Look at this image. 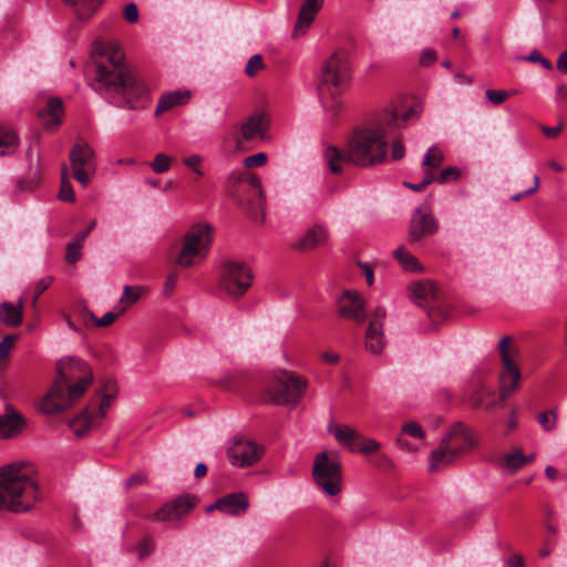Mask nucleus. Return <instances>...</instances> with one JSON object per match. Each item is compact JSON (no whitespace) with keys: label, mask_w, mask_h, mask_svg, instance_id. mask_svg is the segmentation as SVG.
<instances>
[{"label":"nucleus","mask_w":567,"mask_h":567,"mask_svg":"<svg viewBox=\"0 0 567 567\" xmlns=\"http://www.w3.org/2000/svg\"><path fill=\"white\" fill-rule=\"evenodd\" d=\"M421 109L412 106L399 113L394 105H389L375 113L364 124L357 126L350 135L344 150L329 146L324 159L333 174L342 172V164L370 167L382 164L388 155V136L404 127L411 118L419 117Z\"/></svg>","instance_id":"1"},{"label":"nucleus","mask_w":567,"mask_h":567,"mask_svg":"<svg viewBox=\"0 0 567 567\" xmlns=\"http://www.w3.org/2000/svg\"><path fill=\"white\" fill-rule=\"evenodd\" d=\"M94 50L100 55L95 62L92 89L111 104L136 110L145 106L147 89L124 61L120 47L113 42L96 41Z\"/></svg>","instance_id":"2"},{"label":"nucleus","mask_w":567,"mask_h":567,"mask_svg":"<svg viewBox=\"0 0 567 567\" xmlns=\"http://www.w3.org/2000/svg\"><path fill=\"white\" fill-rule=\"evenodd\" d=\"M38 482L23 471L22 464L0 468V509L13 513L30 511L40 499Z\"/></svg>","instance_id":"3"},{"label":"nucleus","mask_w":567,"mask_h":567,"mask_svg":"<svg viewBox=\"0 0 567 567\" xmlns=\"http://www.w3.org/2000/svg\"><path fill=\"white\" fill-rule=\"evenodd\" d=\"M511 342V337H504L501 339L498 346L502 361L498 400L493 399L485 403V400L493 396L494 393L484 384H480L467 398V401L473 409H494L498 403L507 400V398L519 388L520 371L515 362L517 349L513 348Z\"/></svg>","instance_id":"4"},{"label":"nucleus","mask_w":567,"mask_h":567,"mask_svg":"<svg viewBox=\"0 0 567 567\" xmlns=\"http://www.w3.org/2000/svg\"><path fill=\"white\" fill-rule=\"evenodd\" d=\"M351 79V66L346 51H336L324 62L319 80V93L326 109L337 115L343 104L337 99Z\"/></svg>","instance_id":"5"},{"label":"nucleus","mask_w":567,"mask_h":567,"mask_svg":"<svg viewBox=\"0 0 567 567\" xmlns=\"http://www.w3.org/2000/svg\"><path fill=\"white\" fill-rule=\"evenodd\" d=\"M476 445L472 430L463 422L453 423L440 445L431 453L430 471L434 472L453 464Z\"/></svg>","instance_id":"6"},{"label":"nucleus","mask_w":567,"mask_h":567,"mask_svg":"<svg viewBox=\"0 0 567 567\" xmlns=\"http://www.w3.org/2000/svg\"><path fill=\"white\" fill-rule=\"evenodd\" d=\"M213 227L209 224H197L183 236V245L175 264L182 268L200 264L208 255L212 244Z\"/></svg>","instance_id":"7"},{"label":"nucleus","mask_w":567,"mask_h":567,"mask_svg":"<svg viewBox=\"0 0 567 567\" xmlns=\"http://www.w3.org/2000/svg\"><path fill=\"white\" fill-rule=\"evenodd\" d=\"M307 386V380L300 375L290 371H280L267 390L268 400L278 405L296 406Z\"/></svg>","instance_id":"8"},{"label":"nucleus","mask_w":567,"mask_h":567,"mask_svg":"<svg viewBox=\"0 0 567 567\" xmlns=\"http://www.w3.org/2000/svg\"><path fill=\"white\" fill-rule=\"evenodd\" d=\"M312 477L327 495L336 496L341 492V465L337 460H331L328 452H321L316 455Z\"/></svg>","instance_id":"9"},{"label":"nucleus","mask_w":567,"mask_h":567,"mask_svg":"<svg viewBox=\"0 0 567 567\" xmlns=\"http://www.w3.org/2000/svg\"><path fill=\"white\" fill-rule=\"evenodd\" d=\"M85 375L84 380L66 384L59 394L51 395L50 390L40 404L41 411L47 414H54L70 409L86 392L93 381V374L86 372Z\"/></svg>","instance_id":"10"},{"label":"nucleus","mask_w":567,"mask_h":567,"mask_svg":"<svg viewBox=\"0 0 567 567\" xmlns=\"http://www.w3.org/2000/svg\"><path fill=\"white\" fill-rule=\"evenodd\" d=\"M219 289L230 298L238 299L248 290V271L246 264L236 259H227L220 266Z\"/></svg>","instance_id":"11"},{"label":"nucleus","mask_w":567,"mask_h":567,"mask_svg":"<svg viewBox=\"0 0 567 567\" xmlns=\"http://www.w3.org/2000/svg\"><path fill=\"white\" fill-rule=\"evenodd\" d=\"M72 176L82 186L91 183L96 171L95 152L85 141H78L70 151Z\"/></svg>","instance_id":"12"},{"label":"nucleus","mask_w":567,"mask_h":567,"mask_svg":"<svg viewBox=\"0 0 567 567\" xmlns=\"http://www.w3.org/2000/svg\"><path fill=\"white\" fill-rule=\"evenodd\" d=\"M86 372L93 374L90 365L79 357L61 359L56 363L58 377L51 386V395L61 393L66 384L85 379Z\"/></svg>","instance_id":"13"},{"label":"nucleus","mask_w":567,"mask_h":567,"mask_svg":"<svg viewBox=\"0 0 567 567\" xmlns=\"http://www.w3.org/2000/svg\"><path fill=\"white\" fill-rule=\"evenodd\" d=\"M333 434L336 440L352 453L370 455L378 452L381 446L378 441L364 437L359 431L349 425L334 426Z\"/></svg>","instance_id":"14"},{"label":"nucleus","mask_w":567,"mask_h":567,"mask_svg":"<svg viewBox=\"0 0 567 567\" xmlns=\"http://www.w3.org/2000/svg\"><path fill=\"white\" fill-rule=\"evenodd\" d=\"M439 230V221L421 207L414 209L409 224L408 239L411 245H419L425 238L433 236Z\"/></svg>","instance_id":"15"},{"label":"nucleus","mask_w":567,"mask_h":567,"mask_svg":"<svg viewBox=\"0 0 567 567\" xmlns=\"http://www.w3.org/2000/svg\"><path fill=\"white\" fill-rule=\"evenodd\" d=\"M255 109L250 113V144H260L269 138L270 114L260 93H255Z\"/></svg>","instance_id":"16"},{"label":"nucleus","mask_w":567,"mask_h":567,"mask_svg":"<svg viewBox=\"0 0 567 567\" xmlns=\"http://www.w3.org/2000/svg\"><path fill=\"white\" fill-rule=\"evenodd\" d=\"M27 426V419L10 402H6L4 412L0 413V440L17 437Z\"/></svg>","instance_id":"17"},{"label":"nucleus","mask_w":567,"mask_h":567,"mask_svg":"<svg viewBox=\"0 0 567 567\" xmlns=\"http://www.w3.org/2000/svg\"><path fill=\"white\" fill-rule=\"evenodd\" d=\"M385 316V310L381 307L377 308L370 316L365 333V348L373 354L381 353L385 344L382 330Z\"/></svg>","instance_id":"18"},{"label":"nucleus","mask_w":567,"mask_h":567,"mask_svg":"<svg viewBox=\"0 0 567 567\" xmlns=\"http://www.w3.org/2000/svg\"><path fill=\"white\" fill-rule=\"evenodd\" d=\"M365 302L360 293L355 291L344 292L338 301V309L341 317L362 324L365 321Z\"/></svg>","instance_id":"19"},{"label":"nucleus","mask_w":567,"mask_h":567,"mask_svg":"<svg viewBox=\"0 0 567 567\" xmlns=\"http://www.w3.org/2000/svg\"><path fill=\"white\" fill-rule=\"evenodd\" d=\"M248 509V496L243 493H230L218 499L206 507V513L209 514L213 511H219L220 513L229 516L244 515Z\"/></svg>","instance_id":"20"},{"label":"nucleus","mask_w":567,"mask_h":567,"mask_svg":"<svg viewBox=\"0 0 567 567\" xmlns=\"http://www.w3.org/2000/svg\"><path fill=\"white\" fill-rule=\"evenodd\" d=\"M194 506V498L189 495H183L158 508L155 512V518L159 522L178 520L187 515Z\"/></svg>","instance_id":"21"},{"label":"nucleus","mask_w":567,"mask_h":567,"mask_svg":"<svg viewBox=\"0 0 567 567\" xmlns=\"http://www.w3.org/2000/svg\"><path fill=\"white\" fill-rule=\"evenodd\" d=\"M324 0H303L299 13L297 17V21L293 27L292 37L299 38L305 35L310 29L312 22L315 21L317 14L323 7Z\"/></svg>","instance_id":"22"},{"label":"nucleus","mask_w":567,"mask_h":567,"mask_svg":"<svg viewBox=\"0 0 567 567\" xmlns=\"http://www.w3.org/2000/svg\"><path fill=\"white\" fill-rule=\"evenodd\" d=\"M227 193L237 206L244 208L245 197L248 193V174L246 172L231 173L227 182Z\"/></svg>","instance_id":"23"},{"label":"nucleus","mask_w":567,"mask_h":567,"mask_svg":"<svg viewBox=\"0 0 567 567\" xmlns=\"http://www.w3.org/2000/svg\"><path fill=\"white\" fill-rule=\"evenodd\" d=\"M64 114L62 100L59 97H51L47 106L39 111L38 116L43 122L47 130H55L62 122Z\"/></svg>","instance_id":"24"},{"label":"nucleus","mask_w":567,"mask_h":567,"mask_svg":"<svg viewBox=\"0 0 567 567\" xmlns=\"http://www.w3.org/2000/svg\"><path fill=\"white\" fill-rule=\"evenodd\" d=\"M327 240V229L321 225H315L293 245V248L300 251H309L323 246Z\"/></svg>","instance_id":"25"},{"label":"nucleus","mask_w":567,"mask_h":567,"mask_svg":"<svg viewBox=\"0 0 567 567\" xmlns=\"http://www.w3.org/2000/svg\"><path fill=\"white\" fill-rule=\"evenodd\" d=\"M190 99V91H173L163 94L156 105L155 115L159 116L161 114L172 110L175 106L185 105Z\"/></svg>","instance_id":"26"},{"label":"nucleus","mask_w":567,"mask_h":567,"mask_svg":"<svg viewBox=\"0 0 567 567\" xmlns=\"http://www.w3.org/2000/svg\"><path fill=\"white\" fill-rule=\"evenodd\" d=\"M227 455L234 466L244 467L248 464V440L245 436H234Z\"/></svg>","instance_id":"27"},{"label":"nucleus","mask_w":567,"mask_h":567,"mask_svg":"<svg viewBox=\"0 0 567 567\" xmlns=\"http://www.w3.org/2000/svg\"><path fill=\"white\" fill-rule=\"evenodd\" d=\"M0 321L9 327H17L22 322V299L18 305L11 302L0 303Z\"/></svg>","instance_id":"28"},{"label":"nucleus","mask_w":567,"mask_h":567,"mask_svg":"<svg viewBox=\"0 0 567 567\" xmlns=\"http://www.w3.org/2000/svg\"><path fill=\"white\" fill-rule=\"evenodd\" d=\"M410 293L416 305L423 306V302L427 303L430 300L436 298V287L430 281H420L411 286Z\"/></svg>","instance_id":"29"},{"label":"nucleus","mask_w":567,"mask_h":567,"mask_svg":"<svg viewBox=\"0 0 567 567\" xmlns=\"http://www.w3.org/2000/svg\"><path fill=\"white\" fill-rule=\"evenodd\" d=\"M252 190H255L257 194L255 205L260 209V217L252 216L250 213V221L259 223L261 225L265 221L266 196L261 187L260 178L257 175L250 173V193ZM251 205L252 200L250 199V206Z\"/></svg>","instance_id":"30"},{"label":"nucleus","mask_w":567,"mask_h":567,"mask_svg":"<svg viewBox=\"0 0 567 567\" xmlns=\"http://www.w3.org/2000/svg\"><path fill=\"white\" fill-rule=\"evenodd\" d=\"M248 141V122H244L239 131H236L225 142V148L228 153L236 155L246 148V142Z\"/></svg>","instance_id":"31"},{"label":"nucleus","mask_w":567,"mask_h":567,"mask_svg":"<svg viewBox=\"0 0 567 567\" xmlns=\"http://www.w3.org/2000/svg\"><path fill=\"white\" fill-rule=\"evenodd\" d=\"M103 0H65L80 20L90 19L101 7Z\"/></svg>","instance_id":"32"},{"label":"nucleus","mask_w":567,"mask_h":567,"mask_svg":"<svg viewBox=\"0 0 567 567\" xmlns=\"http://www.w3.org/2000/svg\"><path fill=\"white\" fill-rule=\"evenodd\" d=\"M93 423V413L85 409L81 412L80 415L70 420L69 426L74 432V434L79 437H82L89 433Z\"/></svg>","instance_id":"33"},{"label":"nucleus","mask_w":567,"mask_h":567,"mask_svg":"<svg viewBox=\"0 0 567 567\" xmlns=\"http://www.w3.org/2000/svg\"><path fill=\"white\" fill-rule=\"evenodd\" d=\"M145 289L141 286H125L117 308L120 313H124L130 307L135 305L144 295Z\"/></svg>","instance_id":"34"},{"label":"nucleus","mask_w":567,"mask_h":567,"mask_svg":"<svg viewBox=\"0 0 567 567\" xmlns=\"http://www.w3.org/2000/svg\"><path fill=\"white\" fill-rule=\"evenodd\" d=\"M535 455H524L520 449H516L504 456V464L512 471H517L534 461Z\"/></svg>","instance_id":"35"},{"label":"nucleus","mask_w":567,"mask_h":567,"mask_svg":"<svg viewBox=\"0 0 567 567\" xmlns=\"http://www.w3.org/2000/svg\"><path fill=\"white\" fill-rule=\"evenodd\" d=\"M17 134L4 127H0V156L12 154L18 147Z\"/></svg>","instance_id":"36"},{"label":"nucleus","mask_w":567,"mask_h":567,"mask_svg":"<svg viewBox=\"0 0 567 567\" xmlns=\"http://www.w3.org/2000/svg\"><path fill=\"white\" fill-rule=\"evenodd\" d=\"M395 259L401 264V266L409 271H417L421 270V265L417 259L411 255L404 247H399L393 251Z\"/></svg>","instance_id":"37"},{"label":"nucleus","mask_w":567,"mask_h":567,"mask_svg":"<svg viewBox=\"0 0 567 567\" xmlns=\"http://www.w3.org/2000/svg\"><path fill=\"white\" fill-rule=\"evenodd\" d=\"M69 178L68 166L63 164L61 167V187L59 198L63 202L73 203L75 200V194Z\"/></svg>","instance_id":"38"},{"label":"nucleus","mask_w":567,"mask_h":567,"mask_svg":"<svg viewBox=\"0 0 567 567\" xmlns=\"http://www.w3.org/2000/svg\"><path fill=\"white\" fill-rule=\"evenodd\" d=\"M84 243V236H76L73 241L66 245L65 260L69 264L78 262L82 257V248Z\"/></svg>","instance_id":"39"},{"label":"nucleus","mask_w":567,"mask_h":567,"mask_svg":"<svg viewBox=\"0 0 567 567\" xmlns=\"http://www.w3.org/2000/svg\"><path fill=\"white\" fill-rule=\"evenodd\" d=\"M557 410L549 409L537 415V421L542 429L546 432H550L556 427L557 424Z\"/></svg>","instance_id":"40"},{"label":"nucleus","mask_w":567,"mask_h":567,"mask_svg":"<svg viewBox=\"0 0 567 567\" xmlns=\"http://www.w3.org/2000/svg\"><path fill=\"white\" fill-rule=\"evenodd\" d=\"M444 161L443 153L436 147L432 146L424 155L422 165L430 168H439Z\"/></svg>","instance_id":"41"},{"label":"nucleus","mask_w":567,"mask_h":567,"mask_svg":"<svg viewBox=\"0 0 567 567\" xmlns=\"http://www.w3.org/2000/svg\"><path fill=\"white\" fill-rule=\"evenodd\" d=\"M172 162L173 157L164 153H158L151 163V167L156 174H163L171 168Z\"/></svg>","instance_id":"42"},{"label":"nucleus","mask_w":567,"mask_h":567,"mask_svg":"<svg viewBox=\"0 0 567 567\" xmlns=\"http://www.w3.org/2000/svg\"><path fill=\"white\" fill-rule=\"evenodd\" d=\"M122 313H120V308H117V311L116 312H113V311H109L106 312L104 316H102L100 319H97L93 312H89V316H90V319L92 321L95 322L96 326L99 327H107L110 324H112L117 318L118 316H121Z\"/></svg>","instance_id":"43"},{"label":"nucleus","mask_w":567,"mask_h":567,"mask_svg":"<svg viewBox=\"0 0 567 567\" xmlns=\"http://www.w3.org/2000/svg\"><path fill=\"white\" fill-rule=\"evenodd\" d=\"M402 434H406L414 439H423L425 433L422 429V426L416 422H408L402 425L401 429Z\"/></svg>","instance_id":"44"},{"label":"nucleus","mask_w":567,"mask_h":567,"mask_svg":"<svg viewBox=\"0 0 567 567\" xmlns=\"http://www.w3.org/2000/svg\"><path fill=\"white\" fill-rule=\"evenodd\" d=\"M485 95L494 105H499L512 96V93L505 90H486Z\"/></svg>","instance_id":"45"},{"label":"nucleus","mask_w":567,"mask_h":567,"mask_svg":"<svg viewBox=\"0 0 567 567\" xmlns=\"http://www.w3.org/2000/svg\"><path fill=\"white\" fill-rule=\"evenodd\" d=\"M460 177V171L456 167H446L437 175V182L445 184L451 181H456Z\"/></svg>","instance_id":"46"},{"label":"nucleus","mask_w":567,"mask_h":567,"mask_svg":"<svg viewBox=\"0 0 567 567\" xmlns=\"http://www.w3.org/2000/svg\"><path fill=\"white\" fill-rule=\"evenodd\" d=\"M52 282H53L52 276H45L37 282L35 295L33 297V303L37 302L38 298L51 286Z\"/></svg>","instance_id":"47"},{"label":"nucleus","mask_w":567,"mask_h":567,"mask_svg":"<svg viewBox=\"0 0 567 567\" xmlns=\"http://www.w3.org/2000/svg\"><path fill=\"white\" fill-rule=\"evenodd\" d=\"M202 161V156L199 155H192L183 159L184 164L188 168L193 169L198 176H203V171L199 168Z\"/></svg>","instance_id":"48"},{"label":"nucleus","mask_w":567,"mask_h":567,"mask_svg":"<svg viewBox=\"0 0 567 567\" xmlns=\"http://www.w3.org/2000/svg\"><path fill=\"white\" fill-rule=\"evenodd\" d=\"M525 60L530 62H539L546 70L553 69L551 62L544 58L537 50L530 52L529 55L525 58Z\"/></svg>","instance_id":"49"},{"label":"nucleus","mask_w":567,"mask_h":567,"mask_svg":"<svg viewBox=\"0 0 567 567\" xmlns=\"http://www.w3.org/2000/svg\"><path fill=\"white\" fill-rule=\"evenodd\" d=\"M101 395H102V400L99 405V414H100V417L103 419L106 415L107 409L115 401L116 395H112V394H101Z\"/></svg>","instance_id":"50"},{"label":"nucleus","mask_w":567,"mask_h":567,"mask_svg":"<svg viewBox=\"0 0 567 567\" xmlns=\"http://www.w3.org/2000/svg\"><path fill=\"white\" fill-rule=\"evenodd\" d=\"M124 18L128 23H136L138 21V9L135 3H128L124 8Z\"/></svg>","instance_id":"51"},{"label":"nucleus","mask_w":567,"mask_h":567,"mask_svg":"<svg viewBox=\"0 0 567 567\" xmlns=\"http://www.w3.org/2000/svg\"><path fill=\"white\" fill-rule=\"evenodd\" d=\"M391 156L394 161H400L405 155V148L401 140H394L391 145Z\"/></svg>","instance_id":"52"},{"label":"nucleus","mask_w":567,"mask_h":567,"mask_svg":"<svg viewBox=\"0 0 567 567\" xmlns=\"http://www.w3.org/2000/svg\"><path fill=\"white\" fill-rule=\"evenodd\" d=\"M265 453V447L250 441V466L258 462Z\"/></svg>","instance_id":"53"},{"label":"nucleus","mask_w":567,"mask_h":567,"mask_svg":"<svg viewBox=\"0 0 567 567\" xmlns=\"http://www.w3.org/2000/svg\"><path fill=\"white\" fill-rule=\"evenodd\" d=\"M265 68L266 65L261 54H254L250 56V76Z\"/></svg>","instance_id":"54"},{"label":"nucleus","mask_w":567,"mask_h":567,"mask_svg":"<svg viewBox=\"0 0 567 567\" xmlns=\"http://www.w3.org/2000/svg\"><path fill=\"white\" fill-rule=\"evenodd\" d=\"M177 280H178V276L175 272L169 274L167 276V278H166V280L164 282V290H163L164 295L166 297H169L173 293V291H174V289H175V287L177 285Z\"/></svg>","instance_id":"55"},{"label":"nucleus","mask_w":567,"mask_h":567,"mask_svg":"<svg viewBox=\"0 0 567 567\" xmlns=\"http://www.w3.org/2000/svg\"><path fill=\"white\" fill-rule=\"evenodd\" d=\"M13 341H14V336H7L4 337L1 341H0V358H6L11 349H12V346H13Z\"/></svg>","instance_id":"56"},{"label":"nucleus","mask_w":567,"mask_h":567,"mask_svg":"<svg viewBox=\"0 0 567 567\" xmlns=\"http://www.w3.org/2000/svg\"><path fill=\"white\" fill-rule=\"evenodd\" d=\"M118 388L117 383L113 379H106L103 382L101 394H112L117 396Z\"/></svg>","instance_id":"57"},{"label":"nucleus","mask_w":567,"mask_h":567,"mask_svg":"<svg viewBox=\"0 0 567 567\" xmlns=\"http://www.w3.org/2000/svg\"><path fill=\"white\" fill-rule=\"evenodd\" d=\"M539 188V177L538 175H535L534 176V185L533 187H530L529 189L525 190L524 193H518V194H515L511 197V199L513 202H518L524 196H528V195H532L534 193H536Z\"/></svg>","instance_id":"58"},{"label":"nucleus","mask_w":567,"mask_h":567,"mask_svg":"<svg viewBox=\"0 0 567 567\" xmlns=\"http://www.w3.org/2000/svg\"><path fill=\"white\" fill-rule=\"evenodd\" d=\"M267 161H268V156L264 152L250 155V168L251 167H261V166L266 165Z\"/></svg>","instance_id":"59"},{"label":"nucleus","mask_w":567,"mask_h":567,"mask_svg":"<svg viewBox=\"0 0 567 567\" xmlns=\"http://www.w3.org/2000/svg\"><path fill=\"white\" fill-rule=\"evenodd\" d=\"M435 59H436L435 51H433L431 49H426L422 52V54L420 56V63L423 66H429L435 61Z\"/></svg>","instance_id":"60"},{"label":"nucleus","mask_w":567,"mask_h":567,"mask_svg":"<svg viewBox=\"0 0 567 567\" xmlns=\"http://www.w3.org/2000/svg\"><path fill=\"white\" fill-rule=\"evenodd\" d=\"M153 548H154V545H153L152 540H150V539L143 540L138 546L140 558L142 559V558L148 556L153 551Z\"/></svg>","instance_id":"61"},{"label":"nucleus","mask_w":567,"mask_h":567,"mask_svg":"<svg viewBox=\"0 0 567 567\" xmlns=\"http://www.w3.org/2000/svg\"><path fill=\"white\" fill-rule=\"evenodd\" d=\"M563 130V124H559L554 127L542 126V132L549 138L556 137Z\"/></svg>","instance_id":"62"},{"label":"nucleus","mask_w":567,"mask_h":567,"mask_svg":"<svg viewBox=\"0 0 567 567\" xmlns=\"http://www.w3.org/2000/svg\"><path fill=\"white\" fill-rule=\"evenodd\" d=\"M360 267L363 270L368 286H371L373 284V279H374L372 268L367 264H360Z\"/></svg>","instance_id":"63"},{"label":"nucleus","mask_w":567,"mask_h":567,"mask_svg":"<svg viewBox=\"0 0 567 567\" xmlns=\"http://www.w3.org/2000/svg\"><path fill=\"white\" fill-rule=\"evenodd\" d=\"M557 69L563 73H567V50L564 51L557 60Z\"/></svg>","instance_id":"64"}]
</instances>
